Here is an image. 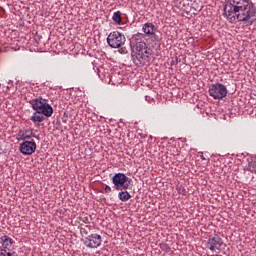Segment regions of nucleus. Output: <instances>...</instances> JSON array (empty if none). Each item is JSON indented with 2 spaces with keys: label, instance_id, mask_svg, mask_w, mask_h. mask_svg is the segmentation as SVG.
<instances>
[{
  "label": "nucleus",
  "instance_id": "6",
  "mask_svg": "<svg viewBox=\"0 0 256 256\" xmlns=\"http://www.w3.org/2000/svg\"><path fill=\"white\" fill-rule=\"evenodd\" d=\"M101 243H103V238L99 234H91L83 239V244L88 249H97L101 247Z\"/></svg>",
  "mask_w": 256,
  "mask_h": 256
},
{
  "label": "nucleus",
  "instance_id": "9",
  "mask_svg": "<svg viewBox=\"0 0 256 256\" xmlns=\"http://www.w3.org/2000/svg\"><path fill=\"white\" fill-rule=\"evenodd\" d=\"M27 102L29 103V105H31L33 111H37L38 109H40L41 107H43V104L47 101V99L39 96L36 98H26Z\"/></svg>",
  "mask_w": 256,
  "mask_h": 256
},
{
  "label": "nucleus",
  "instance_id": "22",
  "mask_svg": "<svg viewBox=\"0 0 256 256\" xmlns=\"http://www.w3.org/2000/svg\"><path fill=\"white\" fill-rule=\"evenodd\" d=\"M200 159H202V161H207V158H205V156L203 155V152H200Z\"/></svg>",
  "mask_w": 256,
  "mask_h": 256
},
{
  "label": "nucleus",
  "instance_id": "10",
  "mask_svg": "<svg viewBox=\"0 0 256 256\" xmlns=\"http://www.w3.org/2000/svg\"><path fill=\"white\" fill-rule=\"evenodd\" d=\"M31 137H37L32 129H21L18 131V141H27V139H31Z\"/></svg>",
  "mask_w": 256,
  "mask_h": 256
},
{
  "label": "nucleus",
  "instance_id": "3",
  "mask_svg": "<svg viewBox=\"0 0 256 256\" xmlns=\"http://www.w3.org/2000/svg\"><path fill=\"white\" fill-rule=\"evenodd\" d=\"M113 189L116 191H127L129 189V183H131V179L127 177L124 173H116L112 177Z\"/></svg>",
  "mask_w": 256,
  "mask_h": 256
},
{
  "label": "nucleus",
  "instance_id": "13",
  "mask_svg": "<svg viewBox=\"0 0 256 256\" xmlns=\"http://www.w3.org/2000/svg\"><path fill=\"white\" fill-rule=\"evenodd\" d=\"M142 31L146 35H153V33H155V31H156V28L153 23H145L142 26Z\"/></svg>",
  "mask_w": 256,
  "mask_h": 256
},
{
  "label": "nucleus",
  "instance_id": "7",
  "mask_svg": "<svg viewBox=\"0 0 256 256\" xmlns=\"http://www.w3.org/2000/svg\"><path fill=\"white\" fill-rule=\"evenodd\" d=\"M223 245H225L223 239L217 234L210 236L207 240V247L210 251H221V247H223Z\"/></svg>",
  "mask_w": 256,
  "mask_h": 256
},
{
  "label": "nucleus",
  "instance_id": "4",
  "mask_svg": "<svg viewBox=\"0 0 256 256\" xmlns=\"http://www.w3.org/2000/svg\"><path fill=\"white\" fill-rule=\"evenodd\" d=\"M125 41H127L125 34L119 31L110 32L107 37V43L112 49H121L125 45Z\"/></svg>",
  "mask_w": 256,
  "mask_h": 256
},
{
  "label": "nucleus",
  "instance_id": "11",
  "mask_svg": "<svg viewBox=\"0 0 256 256\" xmlns=\"http://www.w3.org/2000/svg\"><path fill=\"white\" fill-rule=\"evenodd\" d=\"M36 111L46 117H51L53 115V107L49 104V100H46Z\"/></svg>",
  "mask_w": 256,
  "mask_h": 256
},
{
  "label": "nucleus",
  "instance_id": "1",
  "mask_svg": "<svg viewBox=\"0 0 256 256\" xmlns=\"http://www.w3.org/2000/svg\"><path fill=\"white\" fill-rule=\"evenodd\" d=\"M223 15L230 23L238 21L245 25H253L256 7L251 0H227Z\"/></svg>",
  "mask_w": 256,
  "mask_h": 256
},
{
  "label": "nucleus",
  "instance_id": "20",
  "mask_svg": "<svg viewBox=\"0 0 256 256\" xmlns=\"http://www.w3.org/2000/svg\"><path fill=\"white\" fill-rule=\"evenodd\" d=\"M104 193H106V194L111 193V188H110L109 185H106V186L104 187Z\"/></svg>",
  "mask_w": 256,
  "mask_h": 256
},
{
  "label": "nucleus",
  "instance_id": "5",
  "mask_svg": "<svg viewBox=\"0 0 256 256\" xmlns=\"http://www.w3.org/2000/svg\"><path fill=\"white\" fill-rule=\"evenodd\" d=\"M227 93V86L221 83L212 84L209 88V95L214 99H225V97H227Z\"/></svg>",
  "mask_w": 256,
  "mask_h": 256
},
{
  "label": "nucleus",
  "instance_id": "8",
  "mask_svg": "<svg viewBox=\"0 0 256 256\" xmlns=\"http://www.w3.org/2000/svg\"><path fill=\"white\" fill-rule=\"evenodd\" d=\"M19 151L22 155H33L37 151V143L34 140H25L20 144Z\"/></svg>",
  "mask_w": 256,
  "mask_h": 256
},
{
  "label": "nucleus",
  "instance_id": "12",
  "mask_svg": "<svg viewBox=\"0 0 256 256\" xmlns=\"http://www.w3.org/2000/svg\"><path fill=\"white\" fill-rule=\"evenodd\" d=\"M0 243L2 245V247H0V249H5L6 251H11V248L13 247V243H15V241L13 239H11V237L4 235L0 238Z\"/></svg>",
  "mask_w": 256,
  "mask_h": 256
},
{
  "label": "nucleus",
  "instance_id": "23",
  "mask_svg": "<svg viewBox=\"0 0 256 256\" xmlns=\"http://www.w3.org/2000/svg\"><path fill=\"white\" fill-rule=\"evenodd\" d=\"M81 233L84 235H88L87 230L85 228H81Z\"/></svg>",
  "mask_w": 256,
  "mask_h": 256
},
{
  "label": "nucleus",
  "instance_id": "2",
  "mask_svg": "<svg viewBox=\"0 0 256 256\" xmlns=\"http://www.w3.org/2000/svg\"><path fill=\"white\" fill-rule=\"evenodd\" d=\"M130 46L135 48V53L132 54V61L137 67L147 65L151 61L153 50L145 43V35L137 33L132 36Z\"/></svg>",
  "mask_w": 256,
  "mask_h": 256
},
{
  "label": "nucleus",
  "instance_id": "18",
  "mask_svg": "<svg viewBox=\"0 0 256 256\" xmlns=\"http://www.w3.org/2000/svg\"><path fill=\"white\" fill-rule=\"evenodd\" d=\"M247 171H250L251 173H256V161H251L248 163Z\"/></svg>",
  "mask_w": 256,
  "mask_h": 256
},
{
  "label": "nucleus",
  "instance_id": "25",
  "mask_svg": "<svg viewBox=\"0 0 256 256\" xmlns=\"http://www.w3.org/2000/svg\"><path fill=\"white\" fill-rule=\"evenodd\" d=\"M141 139H146L147 134H140Z\"/></svg>",
  "mask_w": 256,
  "mask_h": 256
},
{
  "label": "nucleus",
  "instance_id": "14",
  "mask_svg": "<svg viewBox=\"0 0 256 256\" xmlns=\"http://www.w3.org/2000/svg\"><path fill=\"white\" fill-rule=\"evenodd\" d=\"M30 120L32 123H43V121H45V116L44 114H41L35 110V112L30 117Z\"/></svg>",
  "mask_w": 256,
  "mask_h": 256
},
{
  "label": "nucleus",
  "instance_id": "24",
  "mask_svg": "<svg viewBox=\"0 0 256 256\" xmlns=\"http://www.w3.org/2000/svg\"><path fill=\"white\" fill-rule=\"evenodd\" d=\"M62 122L67 123V117L62 116Z\"/></svg>",
  "mask_w": 256,
  "mask_h": 256
},
{
  "label": "nucleus",
  "instance_id": "16",
  "mask_svg": "<svg viewBox=\"0 0 256 256\" xmlns=\"http://www.w3.org/2000/svg\"><path fill=\"white\" fill-rule=\"evenodd\" d=\"M112 21H114V23H116L117 25H121V12L120 11L114 12V14L112 16Z\"/></svg>",
  "mask_w": 256,
  "mask_h": 256
},
{
  "label": "nucleus",
  "instance_id": "21",
  "mask_svg": "<svg viewBox=\"0 0 256 256\" xmlns=\"http://www.w3.org/2000/svg\"><path fill=\"white\" fill-rule=\"evenodd\" d=\"M119 53H121L122 55L127 54V48H125V47L120 48Z\"/></svg>",
  "mask_w": 256,
  "mask_h": 256
},
{
  "label": "nucleus",
  "instance_id": "15",
  "mask_svg": "<svg viewBox=\"0 0 256 256\" xmlns=\"http://www.w3.org/2000/svg\"><path fill=\"white\" fill-rule=\"evenodd\" d=\"M121 192L118 193V199H120L122 201V203H127V201H129V199H131V194L125 190H120Z\"/></svg>",
  "mask_w": 256,
  "mask_h": 256
},
{
  "label": "nucleus",
  "instance_id": "17",
  "mask_svg": "<svg viewBox=\"0 0 256 256\" xmlns=\"http://www.w3.org/2000/svg\"><path fill=\"white\" fill-rule=\"evenodd\" d=\"M152 41L155 42V45H161V38H159V36L154 32H152V34H150Z\"/></svg>",
  "mask_w": 256,
  "mask_h": 256
},
{
  "label": "nucleus",
  "instance_id": "26",
  "mask_svg": "<svg viewBox=\"0 0 256 256\" xmlns=\"http://www.w3.org/2000/svg\"><path fill=\"white\" fill-rule=\"evenodd\" d=\"M63 117H69V114H67V112H65L64 114H63Z\"/></svg>",
  "mask_w": 256,
  "mask_h": 256
},
{
  "label": "nucleus",
  "instance_id": "19",
  "mask_svg": "<svg viewBox=\"0 0 256 256\" xmlns=\"http://www.w3.org/2000/svg\"><path fill=\"white\" fill-rule=\"evenodd\" d=\"M176 190L178 191L179 195H187V189H185L181 184L176 185Z\"/></svg>",
  "mask_w": 256,
  "mask_h": 256
}]
</instances>
